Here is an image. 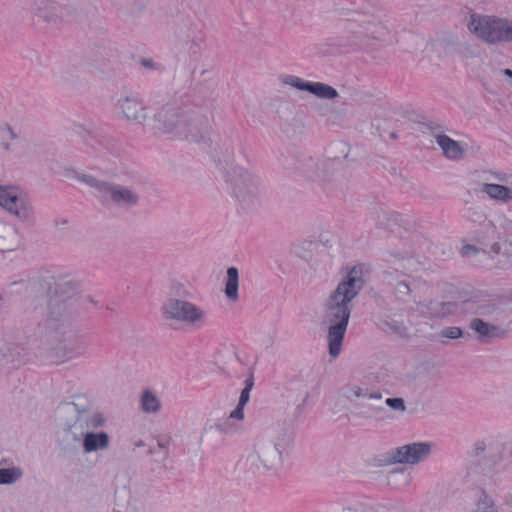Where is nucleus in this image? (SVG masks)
Here are the masks:
<instances>
[{"mask_svg":"<svg viewBox=\"0 0 512 512\" xmlns=\"http://www.w3.org/2000/svg\"><path fill=\"white\" fill-rule=\"evenodd\" d=\"M393 293L399 301L404 303L413 301L414 303H417V300L413 295L411 283L407 280L397 281L393 287Z\"/></svg>","mask_w":512,"mask_h":512,"instance_id":"obj_26","label":"nucleus"},{"mask_svg":"<svg viewBox=\"0 0 512 512\" xmlns=\"http://www.w3.org/2000/svg\"><path fill=\"white\" fill-rule=\"evenodd\" d=\"M0 206L26 224L35 222V212L32 204L18 194L14 186L0 185Z\"/></svg>","mask_w":512,"mask_h":512,"instance_id":"obj_10","label":"nucleus"},{"mask_svg":"<svg viewBox=\"0 0 512 512\" xmlns=\"http://www.w3.org/2000/svg\"><path fill=\"white\" fill-rule=\"evenodd\" d=\"M363 24L365 25V26H364V28H365L366 30H369V28L367 27V25L372 24V21H371V20H367V21H364V22H363Z\"/></svg>","mask_w":512,"mask_h":512,"instance_id":"obj_53","label":"nucleus"},{"mask_svg":"<svg viewBox=\"0 0 512 512\" xmlns=\"http://www.w3.org/2000/svg\"><path fill=\"white\" fill-rule=\"evenodd\" d=\"M342 396L352 404L354 409L360 408L361 400H381L382 394L376 391H370L357 384H347L341 389Z\"/></svg>","mask_w":512,"mask_h":512,"instance_id":"obj_17","label":"nucleus"},{"mask_svg":"<svg viewBox=\"0 0 512 512\" xmlns=\"http://www.w3.org/2000/svg\"><path fill=\"white\" fill-rule=\"evenodd\" d=\"M75 179L93 188L105 206L130 210L139 205L140 194L135 188L99 179L86 173H76Z\"/></svg>","mask_w":512,"mask_h":512,"instance_id":"obj_4","label":"nucleus"},{"mask_svg":"<svg viewBox=\"0 0 512 512\" xmlns=\"http://www.w3.org/2000/svg\"><path fill=\"white\" fill-rule=\"evenodd\" d=\"M233 154H234L233 149L230 152L227 151V155L224 157V161L228 162L231 159V157L233 156Z\"/></svg>","mask_w":512,"mask_h":512,"instance_id":"obj_48","label":"nucleus"},{"mask_svg":"<svg viewBox=\"0 0 512 512\" xmlns=\"http://www.w3.org/2000/svg\"><path fill=\"white\" fill-rule=\"evenodd\" d=\"M341 512H358V511L351 507H344V508H342Z\"/></svg>","mask_w":512,"mask_h":512,"instance_id":"obj_50","label":"nucleus"},{"mask_svg":"<svg viewBox=\"0 0 512 512\" xmlns=\"http://www.w3.org/2000/svg\"><path fill=\"white\" fill-rule=\"evenodd\" d=\"M141 409L145 413H157L161 409L159 398L150 390H145L141 396Z\"/></svg>","mask_w":512,"mask_h":512,"instance_id":"obj_28","label":"nucleus"},{"mask_svg":"<svg viewBox=\"0 0 512 512\" xmlns=\"http://www.w3.org/2000/svg\"><path fill=\"white\" fill-rule=\"evenodd\" d=\"M106 422L102 413H96L90 418L74 417L66 421L63 426L59 446L64 451L75 449L85 438L89 430H96L104 426Z\"/></svg>","mask_w":512,"mask_h":512,"instance_id":"obj_9","label":"nucleus"},{"mask_svg":"<svg viewBox=\"0 0 512 512\" xmlns=\"http://www.w3.org/2000/svg\"><path fill=\"white\" fill-rule=\"evenodd\" d=\"M431 453V444L414 442L396 448L392 453V461L401 464H417L425 460Z\"/></svg>","mask_w":512,"mask_h":512,"instance_id":"obj_11","label":"nucleus"},{"mask_svg":"<svg viewBox=\"0 0 512 512\" xmlns=\"http://www.w3.org/2000/svg\"><path fill=\"white\" fill-rule=\"evenodd\" d=\"M169 442H170L169 438H167V439L159 438L157 441L158 448L162 451L161 461H165L169 456V450H168Z\"/></svg>","mask_w":512,"mask_h":512,"instance_id":"obj_40","label":"nucleus"},{"mask_svg":"<svg viewBox=\"0 0 512 512\" xmlns=\"http://www.w3.org/2000/svg\"><path fill=\"white\" fill-rule=\"evenodd\" d=\"M152 122L157 132L178 139H197L209 126L206 116L184 111L176 100L158 103Z\"/></svg>","mask_w":512,"mask_h":512,"instance_id":"obj_3","label":"nucleus"},{"mask_svg":"<svg viewBox=\"0 0 512 512\" xmlns=\"http://www.w3.org/2000/svg\"><path fill=\"white\" fill-rule=\"evenodd\" d=\"M142 65L148 69H156V64L151 59H142Z\"/></svg>","mask_w":512,"mask_h":512,"instance_id":"obj_45","label":"nucleus"},{"mask_svg":"<svg viewBox=\"0 0 512 512\" xmlns=\"http://www.w3.org/2000/svg\"><path fill=\"white\" fill-rule=\"evenodd\" d=\"M387 325H389V326H390V328H391L394 332H396V333H401V331L404 329L403 325H402V324H399V323H397V322H394V323H392V324L387 323Z\"/></svg>","mask_w":512,"mask_h":512,"instance_id":"obj_46","label":"nucleus"},{"mask_svg":"<svg viewBox=\"0 0 512 512\" xmlns=\"http://www.w3.org/2000/svg\"><path fill=\"white\" fill-rule=\"evenodd\" d=\"M91 141L94 142V143H90V145L92 146V148H94L96 150H98V148L96 147L95 144L102 145V141H100V140H93V139H91Z\"/></svg>","mask_w":512,"mask_h":512,"instance_id":"obj_49","label":"nucleus"},{"mask_svg":"<svg viewBox=\"0 0 512 512\" xmlns=\"http://www.w3.org/2000/svg\"><path fill=\"white\" fill-rule=\"evenodd\" d=\"M77 290V284L71 280L57 284V297L50 301L51 310L44 322L45 336L49 342H57L55 361L63 363L84 355L88 347L87 337L73 329L66 308L61 307V297H71Z\"/></svg>","mask_w":512,"mask_h":512,"instance_id":"obj_2","label":"nucleus"},{"mask_svg":"<svg viewBox=\"0 0 512 512\" xmlns=\"http://www.w3.org/2000/svg\"><path fill=\"white\" fill-rule=\"evenodd\" d=\"M475 512H498L494 500L484 490H481L480 496L475 503Z\"/></svg>","mask_w":512,"mask_h":512,"instance_id":"obj_30","label":"nucleus"},{"mask_svg":"<svg viewBox=\"0 0 512 512\" xmlns=\"http://www.w3.org/2000/svg\"><path fill=\"white\" fill-rule=\"evenodd\" d=\"M509 188H510V191H512V185Z\"/></svg>","mask_w":512,"mask_h":512,"instance_id":"obj_57","label":"nucleus"},{"mask_svg":"<svg viewBox=\"0 0 512 512\" xmlns=\"http://www.w3.org/2000/svg\"><path fill=\"white\" fill-rule=\"evenodd\" d=\"M60 7L55 3H44L37 8V16L47 23H56L59 19Z\"/></svg>","mask_w":512,"mask_h":512,"instance_id":"obj_29","label":"nucleus"},{"mask_svg":"<svg viewBox=\"0 0 512 512\" xmlns=\"http://www.w3.org/2000/svg\"><path fill=\"white\" fill-rule=\"evenodd\" d=\"M465 310L471 314L477 315L478 317H491L497 307L495 304L485 301V302H474L467 301L464 303Z\"/></svg>","mask_w":512,"mask_h":512,"instance_id":"obj_25","label":"nucleus"},{"mask_svg":"<svg viewBox=\"0 0 512 512\" xmlns=\"http://www.w3.org/2000/svg\"><path fill=\"white\" fill-rule=\"evenodd\" d=\"M389 484L401 483L404 486L411 481V475L404 471H393L388 476Z\"/></svg>","mask_w":512,"mask_h":512,"instance_id":"obj_34","label":"nucleus"},{"mask_svg":"<svg viewBox=\"0 0 512 512\" xmlns=\"http://www.w3.org/2000/svg\"><path fill=\"white\" fill-rule=\"evenodd\" d=\"M238 287H239L238 269L236 267H229L227 269L225 295L232 302H236L239 299Z\"/></svg>","mask_w":512,"mask_h":512,"instance_id":"obj_23","label":"nucleus"},{"mask_svg":"<svg viewBox=\"0 0 512 512\" xmlns=\"http://www.w3.org/2000/svg\"><path fill=\"white\" fill-rule=\"evenodd\" d=\"M244 407L237 404L236 408L230 413V419L243 420L244 419Z\"/></svg>","mask_w":512,"mask_h":512,"instance_id":"obj_41","label":"nucleus"},{"mask_svg":"<svg viewBox=\"0 0 512 512\" xmlns=\"http://www.w3.org/2000/svg\"><path fill=\"white\" fill-rule=\"evenodd\" d=\"M480 248H477L475 245H465L462 247V255L465 257L471 256L475 253H477Z\"/></svg>","mask_w":512,"mask_h":512,"instance_id":"obj_43","label":"nucleus"},{"mask_svg":"<svg viewBox=\"0 0 512 512\" xmlns=\"http://www.w3.org/2000/svg\"><path fill=\"white\" fill-rule=\"evenodd\" d=\"M308 92L320 99L327 100L337 98L339 95L334 87L322 82H311Z\"/></svg>","mask_w":512,"mask_h":512,"instance_id":"obj_27","label":"nucleus"},{"mask_svg":"<svg viewBox=\"0 0 512 512\" xmlns=\"http://www.w3.org/2000/svg\"><path fill=\"white\" fill-rule=\"evenodd\" d=\"M468 29L489 44L512 42V21L508 19L472 14Z\"/></svg>","mask_w":512,"mask_h":512,"instance_id":"obj_6","label":"nucleus"},{"mask_svg":"<svg viewBox=\"0 0 512 512\" xmlns=\"http://www.w3.org/2000/svg\"><path fill=\"white\" fill-rule=\"evenodd\" d=\"M253 388V377L251 376L245 381V388L241 391L238 404L245 406L250 399V392Z\"/></svg>","mask_w":512,"mask_h":512,"instance_id":"obj_38","label":"nucleus"},{"mask_svg":"<svg viewBox=\"0 0 512 512\" xmlns=\"http://www.w3.org/2000/svg\"><path fill=\"white\" fill-rule=\"evenodd\" d=\"M282 83L289 85L301 91H307L310 86V81H305L302 78L294 75H286L281 78Z\"/></svg>","mask_w":512,"mask_h":512,"instance_id":"obj_32","label":"nucleus"},{"mask_svg":"<svg viewBox=\"0 0 512 512\" xmlns=\"http://www.w3.org/2000/svg\"><path fill=\"white\" fill-rule=\"evenodd\" d=\"M154 453H155V450H153V449H149V450H148V454L152 455V454H154Z\"/></svg>","mask_w":512,"mask_h":512,"instance_id":"obj_55","label":"nucleus"},{"mask_svg":"<svg viewBox=\"0 0 512 512\" xmlns=\"http://www.w3.org/2000/svg\"><path fill=\"white\" fill-rule=\"evenodd\" d=\"M440 335L448 339H458L464 335V332L460 327L451 326L443 328Z\"/></svg>","mask_w":512,"mask_h":512,"instance_id":"obj_37","label":"nucleus"},{"mask_svg":"<svg viewBox=\"0 0 512 512\" xmlns=\"http://www.w3.org/2000/svg\"><path fill=\"white\" fill-rule=\"evenodd\" d=\"M457 304L454 302L431 301L427 310L433 317L444 318L456 312Z\"/></svg>","mask_w":512,"mask_h":512,"instance_id":"obj_24","label":"nucleus"},{"mask_svg":"<svg viewBox=\"0 0 512 512\" xmlns=\"http://www.w3.org/2000/svg\"><path fill=\"white\" fill-rule=\"evenodd\" d=\"M81 444L84 453L89 454L102 451L109 447L110 436L104 431L93 432V430H89Z\"/></svg>","mask_w":512,"mask_h":512,"instance_id":"obj_18","label":"nucleus"},{"mask_svg":"<svg viewBox=\"0 0 512 512\" xmlns=\"http://www.w3.org/2000/svg\"><path fill=\"white\" fill-rule=\"evenodd\" d=\"M436 142L443 150L444 155L449 159L457 160L463 155V149L460 144L447 135H437Z\"/></svg>","mask_w":512,"mask_h":512,"instance_id":"obj_20","label":"nucleus"},{"mask_svg":"<svg viewBox=\"0 0 512 512\" xmlns=\"http://www.w3.org/2000/svg\"><path fill=\"white\" fill-rule=\"evenodd\" d=\"M279 163L284 169L305 175H310L311 170L316 167V161L313 158L290 151L280 156Z\"/></svg>","mask_w":512,"mask_h":512,"instance_id":"obj_16","label":"nucleus"},{"mask_svg":"<svg viewBox=\"0 0 512 512\" xmlns=\"http://www.w3.org/2000/svg\"><path fill=\"white\" fill-rule=\"evenodd\" d=\"M295 431L293 425L287 421H278L269 428L268 440L272 441L283 452H286L294 442Z\"/></svg>","mask_w":512,"mask_h":512,"instance_id":"obj_12","label":"nucleus"},{"mask_svg":"<svg viewBox=\"0 0 512 512\" xmlns=\"http://www.w3.org/2000/svg\"><path fill=\"white\" fill-rule=\"evenodd\" d=\"M505 242L509 243L512 246V234L506 236Z\"/></svg>","mask_w":512,"mask_h":512,"instance_id":"obj_52","label":"nucleus"},{"mask_svg":"<svg viewBox=\"0 0 512 512\" xmlns=\"http://www.w3.org/2000/svg\"><path fill=\"white\" fill-rule=\"evenodd\" d=\"M17 137L18 136H17L16 132L8 123H6V122L0 123V147L4 151L8 152L11 150V146L7 140L8 139L14 140V139H17Z\"/></svg>","mask_w":512,"mask_h":512,"instance_id":"obj_31","label":"nucleus"},{"mask_svg":"<svg viewBox=\"0 0 512 512\" xmlns=\"http://www.w3.org/2000/svg\"><path fill=\"white\" fill-rule=\"evenodd\" d=\"M503 73H504V75H506V76H508V77L512 78V70H510V69H505V70L503 71Z\"/></svg>","mask_w":512,"mask_h":512,"instance_id":"obj_51","label":"nucleus"},{"mask_svg":"<svg viewBox=\"0 0 512 512\" xmlns=\"http://www.w3.org/2000/svg\"><path fill=\"white\" fill-rule=\"evenodd\" d=\"M365 285L363 266H353L324 302L323 323L327 326L329 354L337 357L352 311V301Z\"/></svg>","mask_w":512,"mask_h":512,"instance_id":"obj_1","label":"nucleus"},{"mask_svg":"<svg viewBox=\"0 0 512 512\" xmlns=\"http://www.w3.org/2000/svg\"><path fill=\"white\" fill-rule=\"evenodd\" d=\"M477 449H479V450H482V451H483V450H484V446H483V445H482V446H479V447H477Z\"/></svg>","mask_w":512,"mask_h":512,"instance_id":"obj_56","label":"nucleus"},{"mask_svg":"<svg viewBox=\"0 0 512 512\" xmlns=\"http://www.w3.org/2000/svg\"><path fill=\"white\" fill-rule=\"evenodd\" d=\"M385 403L388 407H390L394 411L399 412H405L406 411V405L403 398H387L385 400Z\"/></svg>","mask_w":512,"mask_h":512,"instance_id":"obj_39","label":"nucleus"},{"mask_svg":"<svg viewBox=\"0 0 512 512\" xmlns=\"http://www.w3.org/2000/svg\"><path fill=\"white\" fill-rule=\"evenodd\" d=\"M21 477V471L16 468L0 469V485L14 483Z\"/></svg>","mask_w":512,"mask_h":512,"instance_id":"obj_33","label":"nucleus"},{"mask_svg":"<svg viewBox=\"0 0 512 512\" xmlns=\"http://www.w3.org/2000/svg\"><path fill=\"white\" fill-rule=\"evenodd\" d=\"M482 191L494 200L505 203L512 200V191H510L509 187L504 185L485 183L483 184Z\"/></svg>","mask_w":512,"mask_h":512,"instance_id":"obj_22","label":"nucleus"},{"mask_svg":"<svg viewBox=\"0 0 512 512\" xmlns=\"http://www.w3.org/2000/svg\"><path fill=\"white\" fill-rule=\"evenodd\" d=\"M360 402V408L355 409L356 414L360 417H370L374 412H379L382 410L381 407L374 406L372 404H365L363 401Z\"/></svg>","mask_w":512,"mask_h":512,"instance_id":"obj_36","label":"nucleus"},{"mask_svg":"<svg viewBox=\"0 0 512 512\" xmlns=\"http://www.w3.org/2000/svg\"><path fill=\"white\" fill-rule=\"evenodd\" d=\"M118 107L125 119L143 125L147 119L146 107L135 96H124L118 100Z\"/></svg>","mask_w":512,"mask_h":512,"instance_id":"obj_15","label":"nucleus"},{"mask_svg":"<svg viewBox=\"0 0 512 512\" xmlns=\"http://www.w3.org/2000/svg\"><path fill=\"white\" fill-rule=\"evenodd\" d=\"M283 452L264 435L259 436L253 450L247 455L246 462L251 469L257 472L276 471L282 467Z\"/></svg>","mask_w":512,"mask_h":512,"instance_id":"obj_8","label":"nucleus"},{"mask_svg":"<svg viewBox=\"0 0 512 512\" xmlns=\"http://www.w3.org/2000/svg\"><path fill=\"white\" fill-rule=\"evenodd\" d=\"M469 328L477 334V340L481 343H488L492 339H502L508 332L500 325L486 322L480 317L471 319Z\"/></svg>","mask_w":512,"mask_h":512,"instance_id":"obj_13","label":"nucleus"},{"mask_svg":"<svg viewBox=\"0 0 512 512\" xmlns=\"http://www.w3.org/2000/svg\"><path fill=\"white\" fill-rule=\"evenodd\" d=\"M212 429H216L220 432H223V433H229L231 428L229 426V424H214V425H210L209 427H205L204 428V431L207 432V431H210Z\"/></svg>","mask_w":512,"mask_h":512,"instance_id":"obj_42","label":"nucleus"},{"mask_svg":"<svg viewBox=\"0 0 512 512\" xmlns=\"http://www.w3.org/2000/svg\"><path fill=\"white\" fill-rule=\"evenodd\" d=\"M227 183L242 210L252 212L261 206L263 183L256 174L236 166L227 171Z\"/></svg>","mask_w":512,"mask_h":512,"instance_id":"obj_5","label":"nucleus"},{"mask_svg":"<svg viewBox=\"0 0 512 512\" xmlns=\"http://www.w3.org/2000/svg\"><path fill=\"white\" fill-rule=\"evenodd\" d=\"M503 228L505 229L506 232L512 231V221H506L505 224L503 225Z\"/></svg>","mask_w":512,"mask_h":512,"instance_id":"obj_47","label":"nucleus"},{"mask_svg":"<svg viewBox=\"0 0 512 512\" xmlns=\"http://www.w3.org/2000/svg\"><path fill=\"white\" fill-rule=\"evenodd\" d=\"M162 317L166 321H174L200 328L206 322L207 313L201 307L187 300L169 298L161 306Z\"/></svg>","mask_w":512,"mask_h":512,"instance_id":"obj_7","label":"nucleus"},{"mask_svg":"<svg viewBox=\"0 0 512 512\" xmlns=\"http://www.w3.org/2000/svg\"><path fill=\"white\" fill-rule=\"evenodd\" d=\"M407 259H408L407 254L389 253L387 255L386 261H387V263L396 266V269L401 268L402 270H406V267H405V265L402 264V262Z\"/></svg>","mask_w":512,"mask_h":512,"instance_id":"obj_35","label":"nucleus"},{"mask_svg":"<svg viewBox=\"0 0 512 512\" xmlns=\"http://www.w3.org/2000/svg\"><path fill=\"white\" fill-rule=\"evenodd\" d=\"M500 238L497 227L491 221L484 222L476 235L477 242L481 245L480 249L489 254L500 253Z\"/></svg>","mask_w":512,"mask_h":512,"instance_id":"obj_14","label":"nucleus"},{"mask_svg":"<svg viewBox=\"0 0 512 512\" xmlns=\"http://www.w3.org/2000/svg\"><path fill=\"white\" fill-rule=\"evenodd\" d=\"M68 408L74 411L75 417L90 418L97 413L91 411V402L84 394L75 395Z\"/></svg>","mask_w":512,"mask_h":512,"instance_id":"obj_21","label":"nucleus"},{"mask_svg":"<svg viewBox=\"0 0 512 512\" xmlns=\"http://www.w3.org/2000/svg\"><path fill=\"white\" fill-rule=\"evenodd\" d=\"M12 286H19L20 289H22L25 292H27L28 288H29V281L24 280V279H21L19 281H14V282L9 284V287H12Z\"/></svg>","mask_w":512,"mask_h":512,"instance_id":"obj_44","label":"nucleus"},{"mask_svg":"<svg viewBox=\"0 0 512 512\" xmlns=\"http://www.w3.org/2000/svg\"><path fill=\"white\" fill-rule=\"evenodd\" d=\"M18 247L16 230L9 225L0 223V252L14 251Z\"/></svg>","mask_w":512,"mask_h":512,"instance_id":"obj_19","label":"nucleus"},{"mask_svg":"<svg viewBox=\"0 0 512 512\" xmlns=\"http://www.w3.org/2000/svg\"><path fill=\"white\" fill-rule=\"evenodd\" d=\"M135 445H136V446H138V447H140V446H144V443H143V441H139V442H137Z\"/></svg>","mask_w":512,"mask_h":512,"instance_id":"obj_54","label":"nucleus"}]
</instances>
